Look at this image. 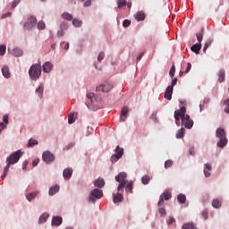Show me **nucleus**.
I'll return each mask as SVG.
<instances>
[{
  "mask_svg": "<svg viewBox=\"0 0 229 229\" xmlns=\"http://www.w3.org/2000/svg\"><path fill=\"white\" fill-rule=\"evenodd\" d=\"M187 114V108L184 106H181L180 110L174 111L175 124L180 126V118L182 120V125H184L188 130H191L194 126V122L191 120V116Z\"/></svg>",
  "mask_w": 229,
  "mask_h": 229,
  "instance_id": "1",
  "label": "nucleus"
},
{
  "mask_svg": "<svg viewBox=\"0 0 229 229\" xmlns=\"http://www.w3.org/2000/svg\"><path fill=\"white\" fill-rule=\"evenodd\" d=\"M21 157H22V151L17 150L11 154L6 158V166L4 167V174L1 176L2 180H4L6 178V174H8V172L10 171V165H13L14 164H17L19 160H21Z\"/></svg>",
  "mask_w": 229,
  "mask_h": 229,
  "instance_id": "2",
  "label": "nucleus"
},
{
  "mask_svg": "<svg viewBox=\"0 0 229 229\" xmlns=\"http://www.w3.org/2000/svg\"><path fill=\"white\" fill-rule=\"evenodd\" d=\"M216 137L219 139L216 143L218 148H225L228 144V140L226 139V131L223 128H217L216 131Z\"/></svg>",
  "mask_w": 229,
  "mask_h": 229,
  "instance_id": "3",
  "label": "nucleus"
},
{
  "mask_svg": "<svg viewBox=\"0 0 229 229\" xmlns=\"http://www.w3.org/2000/svg\"><path fill=\"white\" fill-rule=\"evenodd\" d=\"M42 74V66L40 64H32L29 70V76L30 80L37 81Z\"/></svg>",
  "mask_w": 229,
  "mask_h": 229,
  "instance_id": "4",
  "label": "nucleus"
},
{
  "mask_svg": "<svg viewBox=\"0 0 229 229\" xmlns=\"http://www.w3.org/2000/svg\"><path fill=\"white\" fill-rule=\"evenodd\" d=\"M126 176H127L126 173L124 172H122L115 176L116 182H119L118 189H117L118 192H120L122 189H124V187H126V184L128 183V181H126Z\"/></svg>",
  "mask_w": 229,
  "mask_h": 229,
  "instance_id": "5",
  "label": "nucleus"
},
{
  "mask_svg": "<svg viewBox=\"0 0 229 229\" xmlns=\"http://www.w3.org/2000/svg\"><path fill=\"white\" fill-rule=\"evenodd\" d=\"M102 196H103V191H101L99 189H94L90 192L89 201H91L92 203H95L96 199H101Z\"/></svg>",
  "mask_w": 229,
  "mask_h": 229,
  "instance_id": "6",
  "label": "nucleus"
},
{
  "mask_svg": "<svg viewBox=\"0 0 229 229\" xmlns=\"http://www.w3.org/2000/svg\"><path fill=\"white\" fill-rule=\"evenodd\" d=\"M37 26V18L35 16H30L25 21L23 28L24 30H33Z\"/></svg>",
  "mask_w": 229,
  "mask_h": 229,
  "instance_id": "7",
  "label": "nucleus"
},
{
  "mask_svg": "<svg viewBox=\"0 0 229 229\" xmlns=\"http://www.w3.org/2000/svg\"><path fill=\"white\" fill-rule=\"evenodd\" d=\"M115 154H114L111 157V162L112 164H115L117 160L123 157V155H124V148H121V147L117 146L115 148Z\"/></svg>",
  "mask_w": 229,
  "mask_h": 229,
  "instance_id": "8",
  "label": "nucleus"
},
{
  "mask_svg": "<svg viewBox=\"0 0 229 229\" xmlns=\"http://www.w3.org/2000/svg\"><path fill=\"white\" fill-rule=\"evenodd\" d=\"M171 198H173V195L169 192L168 190H165L163 194L160 195L159 197V201L157 203L158 207H163L164 205V199L165 201H169V199H171Z\"/></svg>",
  "mask_w": 229,
  "mask_h": 229,
  "instance_id": "9",
  "label": "nucleus"
},
{
  "mask_svg": "<svg viewBox=\"0 0 229 229\" xmlns=\"http://www.w3.org/2000/svg\"><path fill=\"white\" fill-rule=\"evenodd\" d=\"M55 154L51 153L49 150H47L42 154V160L46 164H51L52 162H55Z\"/></svg>",
  "mask_w": 229,
  "mask_h": 229,
  "instance_id": "10",
  "label": "nucleus"
},
{
  "mask_svg": "<svg viewBox=\"0 0 229 229\" xmlns=\"http://www.w3.org/2000/svg\"><path fill=\"white\" fill-rule=\"evenodd\" d=\"M111 89L110 87H97L96 88V92L97 96H101L103 94H108L110 92Z\"/></svg>",
  "mask_w": 229,
  "mask_h": 229,
  "instance_id": "11",
  "label": "nucleus"
},
{
  "mask_svg": "<svg viewBox=\"0 0 229 229\" xmlns=\"http://www.w3.org/2000/svg\"><path fill=\"white\" fill-rule=\"evenodd\" d=\"M173 87L166 88L164 95L165 99H167V101H171V99H173Z\"/></svg>",
  "mask_w": 229,
  "mask_h": 229,
  "instance_id": "12",
  "label": "nucleus"
},
{
  "mask_svg": "<svg viewBox=\"0 0 229 229\" xmlns=\"http://www.w3.org/2000/svg\"><path fill=\"white\" fill-rule=\"evenodd\" d=\"M63 176L64 180H71V176H72V168H65L63 172Z\"/></svg>",
  "mask_w": 229,
  "mask_h": 229,
  "instance_id": "13",
  "label": "nucleus"
},
{
  "mask_svg": "<svg viewBox=\"0 0 229 229\" xmlns=\"http://www.w3.org/2000/svg\"><path fill=\"white\" fill-rule=\"evenodd\" d=\"M63 218L62 216H53L52 217V225L53 226H60L63 223Z\"/></svg>",
  "mask_w": 229,
  "mask_h": 229,
  "instance_id": "14",
  "label": "nucleus"
},
{
  "mask_svg": "<svg viewBox=\"0 0 229 229\" xmlns=\"http://www.w3.org/2000/svg\"><path fill=\"white\" fill-rule=\"evenodd\" d=\"M53 64H51V62H46L43 64V72L49 73L50 72L53 71Z\"/></svg>",
  "mask_w": 229,
  "mask_h": 229,
  "instance_id": "15",
  "label": "nucleus"
},
{
  "mask_svg": "<svg viewBox=\"0 0 229 229\" xmlns=\"http://www.w3.org/2000/svg\"><path fill=\"white\" fill-rule=\"evenodd\" d=\"M191 50L195 53V55H199V51H201V43H196L191 47Z\"/></svg>",
  "mask_w": 229,
  "mask_h": 229,
  "instance_id": "16",
  "label": "nucleus"
},
{
  "mask_svg": "<svg viewBox=\"0 0 229 229\" xmlns=\"http://www.w3.org/2000/svg\"><path fill=\"white\" fill-rule=\"evenodd\" d=\"M135 19L138 21V22H140V21H144V19H146V13H144L142 11H139L135 14Z\"/></svg>",
  "mask_w": 229,
  "mask_h": 229,
  "instance_id": "17",
  "label": "nucleus"
},
{
  "mask_svg": "<svg viewBox=\"0 0 229 229\" xmlns=\"http://www.w3.org/2000/svg\"><path fill=\"white\" fill-rule=\"evenodd\" d=\"M130 111V109L126 106H123L122 108V111H121V121L124 122L126 121V115L128 114V112Z\"/></svg>",
  "mask_w": 229,
  "mask_h": 229,
  "instance_id": "18",
  "label": "nucleus"
},
{
  "mask_svg": "<svg viewBox=\"0 0 229 229\" xmlns=\"http://www.w3.org/2000/svg\"><path fill=\"white\" fill-rule=\"evenodd\" d=\"M3 121L4 123H0V133L2 131V130H4V128H6V124H8V115L4 114L3 116Z\"/></svg>",
  "mask_w": 229,
  "mask_h": 229,
  "instance_id": "19",
  "label": "nucleus"
},
{
  "mask_svg": "<svg viewBox=\"0 0 229 229\" xmlns=\"http://www.w3.org/2000/svg\"><path fill=\"white\" fill-rule=\"evenodd\" d=\"M58 191H60V186L59 185L52 186L49 189L48 194H49V196H55V194H56V192H58Z\"/></svg>",
  "mask_w": 229,
  "mask_h": 229,
  "instance_id": "20",
  "label": "nucleus"
},
{
  "mask_svg": "<svg viewBox=\"0 0 229 229\" xmlns=\"http://www.w3.org/2000/svg\"><path fill=\"white\" fill-rule=\"evenodd\" d=\"M2 73L3 76L5 78H10L11 74H10V68L6 65L3 66L2 68Z\"/></svg>",
  "mask_w": 229,
  "mask_h": 229,
  "instance_id": "21",
  "label": "nucleus"
},
{
  "mask_svg": "<svg viewBox=\"0 0 229 229\" xmlns=\"http://www.w3.org/2000/svg\"><path fill=\"white\" fill-rule=\"evenodd\" d=\"M95 187H98L101 189L102 187H105V180L98 178L94 182Z\"/></svg>",
  "mask_w": 229,
  "mask_h": 229,
  "instance_id": "22",
  "label": "nucleus"
},
{
  "mask_svg": "<svg viewBox=\"0 0 229 229\" xmlns=\"http://www.w3.org/2000/svg\"><path fill=\"white\" fill-rule=\"evenodd\" d=\"M12 55L16 57L22 56V55H23L22 49H21L19 47H15V48H13Z\"/></svg>",
  "mask_w": 229,
  "mask_h": 229,
  "instance_id": "23",
  "label": "nucleus"
},
{
  "mask_svg": "<svg viewBox=\"0 0 229 229\" xmlns=\"http://www.w3.org/2000/svg\"><path fill=\"white\" fill-rule=\"evenodd\" d=\"M49 218V214L47 213H43L39 218H38V223L39 225H42V223H46V221H47V219Z\"/></svg>",
  "mask_w": 229,
  "mask_h": 229,
  "instance_id": "24",
  "label": "nucleus"
},
{
  "mask_svg": "<svg viewBox=\"0 0 229 229\" xmlns=\"http://www.w3.org/2000/svg\"><path fill=\"white\" fill-rule=\"evenodd\" d=\"M87 98L90 99L91 103H96L99 100V98L96 97V93H88Z\"/></svg>",
  "mask_w": 229,
  "mask_h": 229,
  "instance_id": "25",
  "label": "nucleus"
},
{
  "mask_svg": "<svg viewBox=\"0 0 229 229\" xmlns=\"http://www.w3.org/2000/svg\"><path fill=\"white\" fill-rule=\"evenodd\" d=\"M177 200H178L179 203H181V205H183L187 201V197L185 196V194L180 193L177 196Z\"/></svg>",
  "mask_w": 229,
  "mask_h": 229,
  "instance_id": "26",
  "label": "nucleus"
},
{
  "mask_svg": "<svg viewBox=\"0 0 229 229\" xmlns=\"http://www.w3.org/2000/svg\"><path fill=\"white\" fill-rule=\"evenodd\" d=\"M208 171H212V165L208 163L205 165V169H204V174L206 178H208L210 176V173Z\"/></svg>",
  "mask_w": 229,
  "mask_h": 229,
  "instance_id": "27",
  "label": "nucleus"
},
{
  "mask_svg": "<svg viewBox=\"0 0 229 229\" xmlns=\"http://www.w3.org/2000/svg\"><path fill=\"white\" fill-rule=\"evenodd\" d=\"M211 205L213 208H221V205H223V202H221V200H219L218 199H213Z\"/></svg>",
  "mask_w": 229,
  "mask_h": 229,
  "instance_id": "28",
  "label": "nucleus"
},
{
  "mask_svg": "<svg viewBox=\"0 0 229 229\" xmlns=\"http://www.w3.org/2000/svg\"><path fill=\"white\" fill-rule=\"evenodd\" d=\"M38 191H34L26 195L28 201H31L37 198Z\"/></svg>",
  "mask_w": 229,
  "mask_h": 229,
  "instance_id": "29",
  "label": "nucleus"
},
{
  "mask_svg": "<svg viewBox=\"0 0 229 229\" xmlns=\"http://www.w3.org/2000/svg\"><path fill=\"white\" fill-rule=\"evenodd\" d=\"M123 194L122 193H117L115 196H114L113 201L114 203H121L123 201Z\"/></svg>",
  "mask_w": 229,
  "mask_h": 229,
  "instance_id": "30",
  "label": "nucleus"
},
{
  "mask_svg": "<svg viewBox=\"0 0 229 229\" xmlns=\"http://www.w3.org/2000/svg\"><path fill=\"white\" fill-rule=\"evenodd\" d=\"M182 229H196L194 223H185L182 225Z\"/></svg>",
  "mask_w": 229,
  "mask_h": 229,
  "instance_id": "31",
  "label": "nucleus"
},
{
  "mask_svg": "<svg viewBox=\"0 0 229 229\" xmlns=\"http://www.w3.org/2000/svg\"><path fill=\"white\" fill-rule=\"evenodd\" d=\"M225 70H220L219 72H218V81H219V83H223V81H225Z\"/></svg>",
  "mask_w": 229,
  "mask_h": 229,
  "instance_id": "32",
  "label": "nucleus"
},
{
  "mask_svg": "<svg viewBox=\"0 0 229 229\" xmlns=\"http://www.w3.org/2000/svg\"><path fill=\"white\" fill-rule=\"evenodd\" d=\"M203 34H204V30L203 29H201L200 31L196 34L199 44H201V42L203 40Z\"/></svg>",
  "mask_w": 229,
  "mask_h": 229,
  "instance_id": "33",
  "label": "nucleus"
},
{
  "mask_svg": "<svg viewBox=\"0 0 229 229\" xmlns=\"http://www.w3.org/2000/svg\"><path fill=\"white\" fill-rule=\"evenodd\" d=\"M126 191L130 192L131 194H133V182H130L126 185Z\"/></svg>",
  "mask_w": 229,
  "mask_h": 229,
  "instance_id": "34",
  "label": "nucleus"
},
{
  "mask_svg": "<svg viewBox=\"0 0 229 229\" xmlns=\"http://www.w3.org/2000/svg\"><path fill=\"white\" fill-rule=\"evenodd\" d=\"M151 178L149 177V175H144L141 178V182L143 183V185H148V183H149Z\"/></svg>",
  "mask_w": 229,
  "mask_h": 229,
  "instance_id": "35",
  "label": "nucleus"
},
{
  "mask_svg": "<svg viewBox=\"0 0 229 229\" xmlns=\"http://www.w3.org/2000/svg\"><path fill=\"white\" fill-rule=\"evenodd\" d=\"M210 46H212V39H208L204 45L203 52L206 53L207 49H208V47H210Z\"/></svg>",
  "mask_w": 229,
  "mask_h": 229,
  "instance_id": "36",
  "label": "nucleus"
},
{
  "mask_svg": "<svg viewBox=\"0 0 229 229\" xmlns=\"http://www.w3.org/2000/svg\"><path fill=\"white\" fill-rule=\"evenodd\" d=\"M183 135H185V129L182 128L178 131L176 137L177 139H183Z\"/></svg>",
  "mask_w": 229,
  "mask_h": 229,
  "instance_id": "37",
  "label": "nucleus"
},
{
  "mask_svg": "<svg viewBox=\"0 0 229 229\" xmlns=\"http://www.w3.org/2000/svg\"><path fill=\"white\" fill-rule=\"evenodd\" d=\"M128 4V2L126 0H118L117 5L118 8H123V6H126Z\"/></svg>",
  "mask_w": 229,
  "mask_h": 229,
  "instance_id": "38",
  "label": "nucleus"
},
{
  "mask_svg": "<svg viewBox=\"0 0 229 229\" xmlns=\"http://www.w3.org/2000/svg\"><path fill=\"white\" fill-rule=\"evenodd\" d=\"M38 141L33 139H30L28 143V148H33V146H37Z\"/></svg>",
  "mask_w": 229,
  "mask_h": 229,
  "instance_id": "39",
  "label": "nucleus"
},
{
  "mask_svg": "<svg viewBox=\"0 0 229 229\" xmlns=\"http://www.w3.org/2000/svg\"><path fill=\"white\" fill-rule=\"evenodd\" d=\"M72 24H73V26H75V28H80V26H81V24H83V22L81 20L74 19V20H72Z\"/></svg>",
  "mask_w": 229,
  "mask_h": 229,
  "instance_id": "40",
  "label": "nucleus"
},
{
  "mask_svg": "<svg viewBox=\"0 0 229 229\" xmlns=\"http://www.w3.org/2000/svg\"><path fill=\"white\" fill-rule=\"evenodd\" d=\"M224 105L225 106L224 111L225 114H229V98L224 100Z\"/></svg>",
  "mask_w": 229,
  "mask_h": 229,
  "instance_id": "41",
  "label": "nucleus"
},
{
  "mask_svg": "<svg viewBox=\"0 0 229 229\" xmlns=\"http://www.w3.org/2000/svg\"><path fill=\"white\" fill-rule=\"evenodd\" d=\"M62 17L65 21H72V16L70 13H64L62 14Z\"/></svg>",
  "mask_w": 229,
  "mask_h": 229,
  "instance_id": "42",
  "label": "nucleus"
},
{
  "mask_svg": "<svg viewBox=\"0 0 229 229\" xmlns=\"http://www.w3.org/2000/svg\"><path fill=\"white\" fill-rule=\"evenodd\" d=\"M174 72H176V67L173 64L169 72L171 78H174Z\"/></svg>",
  "mask_w": 229,
  "mask_h": 229,
  "instance_id": "43",
  "label": "nucleus"
},
{
  "mask_svg": "<svg viewBox=\"0 0 229 229\" xmlns=\"http://www.w3.org/2000/svg\"><path fill=\"white\" fill-rule=\"evenodd\" d=\"M38 30H46V23L44 21L38 22Z\"/></svg>",
  "mask_w": 229,
  "mask_h": 229,
  "instance_id": "44",
  "label": "nucleus"
},
{
  "mask_svg": "<svg viewBox=\"0 0 229 229\" xmlns=\"http://www.w3.org/2000/svg\"><path fill=\"white\" fill-rule=\"evenodd\" d=\"M173 165V160H167L165 162V169H169Z\"/></svg>",
  "mask_w": 229,
  "mask_h": 229,
  "instance_id": "45",
  "label": "nucleus"
},
{
  "mask_svg": "<svg viewBox=\"0 0 229 229\" xmlns=\"http://www.w3.org/2000/svg\"><path fill=\"white\" fill-rule=\"evenodd\" d=\"M6 53V46L2 45L0 46V55L3 56Z\"/></svg>",
  "mask_w": 229,
  "mask_h": 229,
  "instance_id": "46",
  "label": "nucleus"
},
{
  "mask_svg": "<svg viewBox=\"0 0 229 229\" xmlns=\"http://www.w3.org/2000/svg\"><path fill=\"white\" fill-rule=\"evenodd\" d=\"M36 92L38 93L39 98H42V94H44V88L43 87H38L36 89Z\"/></svg>",
  "mask_w": 229,
  "mask_h": 229,
  "instance_id": "47",
  "label": "nucleus"
},
{
  "mask_svg": "<svg viewBox=\"0 0 229 229\" xmlns=\"http://www.w3.org/2000/svg\"><path fill=\"white\" fill-rule=\"evenodd\" d=\"M74 114H71L70 115H69V117H68V123H69V124H72V123H74Z\"/></svg>",
  "mask_w": 229,
  "mask_h": 229,
  "instance_id": "48",
  "label": "nucleus"
},
{
  "mask_svg": "<svg viewBox=\"0 0 229 229\" xmlns=\"http://www.w3.org/2000/svg\"><path fill=\"white\" fill-rule=\"evenodd\" d=\"M98 62H103L105 60V52H100L98 56Z\"/></svg>",
  "mask_w": 229,
  "mask_h": 229,
  "instance_id": "49",
  "label": "nucleus"
},
{
  "mask_svg": "<svg viewBox=\"0 0 229 229\" xmlns=\"http://www.w3.org/2000/svg\"><path fill=\"white\" fill-rule=\"evenodd\" d=\"M61 46H62L63 49H65V51H67V49H69V43L68 42L63 41L61 43Z\"/></svg>",
  "mask_w": 229,
  "mask_h": 229,
  "instance_id": "50",
  "label": "nucleus"
},
{
  "mask_svg": "<svg viewBox=\"0 0 229 229\" xmlns=\"http://www.w3.org/2000/svg\"><path fill=\"white\" fill-rule=\"evenodd\" d=\"M130 24H131V21L130 20H124L123 22V28H128V26H130Z\"/></svg>",
  "mask_w": 229,
  "mask_h": 229,
  "instance_id": "51",
  "label": "nucleus"
},
{
  "mask_svg": "<svg viewBox=\"0 0 229 229\" xmlns=\"http://www.w3.org/2000/svg\"><path fill=\"white\" fill-rule=\"evenodd\" d=\"M191 69H192V64L191 63H187V67H186V74L191 72Z\"/></svg>",
  "mask_w": 229,
  "mask_h": 229,
  "instance_id": "52",
  "label": "nucleus"
},
{
  "mask_svg": "<svg viewBox=\"0 0 229 229\" xmlns=\"http://www.w3.org/2000/svg\"><path fill=\"white\" fill-rule=\"evenodd\" d=\"M175 219H174V217H173V216H170L169 218H168V220H167V224L168 225H173V223H175Z\"/></svg>",
  "mask_w": 229,
  "mask_h": 229,
  "instance_id": "53",
  "label": "nucleus"
},
{
  "mask_svg": "<svg viewBox=\"0 0 229 229\" xmlns=\"http://www.w3.org/2000/svg\"><path fill=\"white\" fill-rule=\"evenodd\" d=\"M158 212L161 216H165V208H159Z\"/></svg>",
  "mask_w": 229,
  "mask_h": 229,
  "instance_id": "54",
  "label": "nucleus"
},
{
  "mask_svg": "<svg viewBox=\"0 0 229 229\" xmlns=\"http://www.w3.org/2000/svg\"><path fill=\"white\" fill-rule=\"evenodd\" d=\"M6 17H12V13L10 12L6 13L1 16V19H6Z\"/></svg>",
  "mask_w": 229,
  "mask_h": 229,
  "instance_id": "55",
  "label": "nucleus"
},
{
  "mask_svg": "<svg viewBox=\"0 0 229 229\" xmlns=\"http://www.w3.org/2000/svg\"><path fill=\"white\" fill-rule=\"evenodd\" d=\"M20 3H21V0H14L12 4V8H15V6H17V4H19Z\"/></svg>",
  "mask_w": 229,
  "mask_h": 229,
  "instance_id": "56",
  "label": "nucleus"
},
{
  "mask_svg": "<svg viewBox=\"0 0 229 229\" xmlns=\"http://www.w3.org/2000/svg\"><path fill=\"white\" fill-rule=\"evenodd\" d=\"M202 216L204 217V219H207L208 217V210H204L202 212Z\"/></svg>",
  "mask_w": 229,
  "mask_h": 229,
  "instance_id": "57",
  "label": "nucleus"
},
{
  "mask_svg": "<svg viewBox=\"0 0 229 229\" xmlns=\"http://www.w3.org/2000/svg\"><path fill=\"white\" fill-rule=\"evenodd\" d=\"M90 4H92V2H91L90 0H87V1L84 3L83 6H84V7H87V6H90Z\"/></svg>",
  "mask_w": 229,
  "mask_h": 229,
  "instance_id": "58",
  "label": "nucleus"
},
{
  "mask_svg": "<svg viewBox=\"0 0 229 229\" xmlns=\"http://www.w3.org/2000/svg\"><path fill=\"white\" fill-rule=\"evenodd\" d=\"M177 82H178V79L176 78L173 79L171 87H174V85H176Z\"/></svg>",
  "mask_w": 229,
  "mask_h": 229,
  "instance_id": "59",
  "label": "nucleus"
},
{
  "mask_svg": "<svg viewBox=\"0 0 229 229\" xmlns=\"http://www.w3.org/2000/svg\"><path fill=\"white\" fill-rule=\"evenodd\" d=\"M32 165H33V167L38 165V159L33 160V161H32Z\"/></svg>",
  "mask_w": 229,
  "mask_h": 229,
  "instance_id": "60",
  "label": "nucleus"
},
{
  "mask_svg": "<svg viewBox=\"0 0 229 229\" xmlns=\"http://www.w3.org/2000/svg\"><path fill=\"white\" fill-rule=\"evenodd\" d=\"M26 167H28V161H24L22 163V169L24 170V169H26Z\"/></svg>",
  "mask_w": 229,
  "mask_h": 229,
  "instance_id": "61",
  "label": "nucleus"
},
{
  "mask_svg": "<svg viewBox=\"0 0 229 229\" xmlns=\"http://www.w3.org/2000/svg\"><path fill=\"white\" fill-rule=\"evenodd\" d=\"M144 56V52H141L140 55L137 57V61L140 62V60Z\"/></svg>",
  "mask_w": 229,
  "mask_h": 229,
  "instance_id": "62",
  "label": "nucleus"
},
{
  "mask_svg": "<svg viewBox=\"0 0 229 229\" xmlns=\"http://www.w3.org/2000/svg\"><path fill=\"white\" fill-rule=\"evenodd\" d=\"M209 102H210V99L208 98L204 99V103H209Z\"/></svg>",
  "mask_w": 229,
  "mask_h": 229,
  "instance_id": "63",
  "label": "nucleus"
},
{
  "mask_svg": "<svg viewBox=\"0 0 229 229\" xmlns=\"http://www.w3.org/2000/svg\"><path fill=\"white\" fill-rule=\"evenodd\" d=\"M179 75H180V76H183V72L181 71V72H179Z\"/></svg>",
  "mask_w": 229,
  "mask_h": 229,
  "instance_id": "64",
  "label": "nucleus"
}]
</instances>
